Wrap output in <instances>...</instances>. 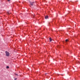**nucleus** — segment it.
<instances>
[{"mask_svg":"<svg viewBox=\"0 0 80 80\" xmlns=\"http://www.w3.org/2000/svg\"><path fill=\"white\" fill-rule=\"evenodd\" d=\"M6 53V55L7 57H8L10 55V54H9V52L7 51L5 52Z\"/></svg>","mask_w":80,"mask_h":80,"instance_id":"obj_1","label":"nucleus"},{"mask_svg":"<svg viewBox=\"0 0 80 80\" xmlns=\"http://www.w3.org/2000/svg\"><path fill=\"white\" fill-rule=\"evenodd\" d=\"M65 41H66V42H68V39H66V40Z\"/></svg>","mask_w":80,"mask_h":80,"instance_id":"obj_5","label":"nucleus"},{"mask_svg":"<svg viewBox=\"0 0 80 80\" xmlns=\"http://www.w3.org/2000/svg\"><path fill=\"white\" fill-rule=\"evenodd\" d=\"M29 2L31 5H32V6H33V3H34V2Z\"/></svg>","mask_w":80,"mask_h":80,"instance_id":"obj_2","label":"nucleus"},{"mask_svg":"<svg viewBox=\"0 0 80 80\" xmlns=\"http://www.w3.org/2000/svg\"><path fill=\"white\" fill-rule=\"evenodd\" d=\"M78 64H79V63H78Z\"/></svg>","mask_w":80,"mask_h":80,"instance_id":"obj_11","label":"nucleus"},{"mask_svg":"<svg viewBox=\"0 0 80 80\" xmlns=\"http://www.w3.org/2000/svg\"><path fill=\"white\" fill-rule=\"evenodd\" d=\"M78 63H79V62L78 61Z\"/></svg>","mask_w":80,"mask_h":80,"instance_id":"obj_9","label":"nucleus"},{"mask_svg":"<svg viewBox=\"0 0 80 80\" xmlns=\"http://www.w3.org/2000/svg\"><path fill=\"white\" fill-rule=\"evenodd\" d=\"M17 78H16L15 79V80H17Z\"/></svg>","mask_w":80,"mask_h":80,"instance_id":"obj_7","label":"nucleus"},{"mask_svg":"<svg viewBox=\"0 0 80 80\" xmlns=\"http://www.w3.org/2000/svg\"><path fill=\"white\" fill-rule=\"evenodd\" d=\"M16 75H17V74H16Z\"/></svg>","mask_w":80,"mask_h":80,"instance_id":"obj_10","label":"nucleus"},{"mask_svg":"<svg viewBox=\"0 0 80 80\" xmlns=\"http://www.w3.org/2000/svg\"><path fill=\"white\" fill-rule=\"evenodd\" d=\"M8 2H9L10 0H8Z\"/></svg>","mask_w":80,"mask_h":80,"instance_id":"obj_8","label":"nucleus"},{"mask_svg":"<svg viewBox=\"0 0 80 80\" xmlns=\"http://www.w3.org/2000/svg\"><path fill=\"white\" fill-rule=\"evenodd\" d=\"M49 39L50 40V42H51L52 41V38H49Z\"/></svg>","mask_w":80,"mask_h":80,"instance_id":"obj_4","label":"nucleus"},{"mask_svg":"<svg viewBox=\"0 0 80 80\" xmlns=\"http://www.w3.org/2000/svg\"><path fill=\"white\" fill-rule=\"evenodd\" d=\"M48 18V16H45V18L46 19Z\"/></svg>","mask_w":80,"mask_h":80,"instance_id":"obj_3","label":"nucleus"},{"mask_svg":"<svg viewBox=\"0 0 80 80\" xmlns=\"http://www.w3.org/2000/svg\"><path fill=\"white\" fill-rule=\"evenodd\" d=\"M7 68H9V66H7Z\"/></svg>","mask_w":80,"mask_h":80,"instance_id":"obj_6","label":"nucleus"}]
</instances>
